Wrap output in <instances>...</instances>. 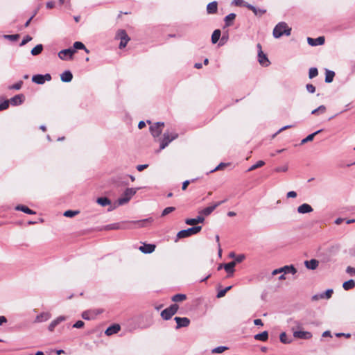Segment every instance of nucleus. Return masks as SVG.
Returning <instances> with one entry per match:
<instances>
[{
	"label": "nucleus",
	"mask_w": 355,
	"mask_h": 355,
	"mask_svg": "<svg viewBox=\"0 0 355 355\" xmlns=\"http://www.w3.org/2000/svg\"><path fill=\"white\" fill-rule=\"evenodd\" d=\"M291 34V28L286 22H279L274 28L272 35L275 38H279L285 35L289 36Z\"/></svg>",
	"instance_id": "obj_1"
},
{
	"label": "nucleus",
	"mask_w": 355,
	"mask_h": 355,
	"mask_svg": "<svg viewBox=\"0 0 355 355\" xmlns=\"http://www.w3.org/2000/svg\"><path fill=\"white\" fill-rule=\"evenodd\" d=\"M139 188H127L121 196L117 200L119 205H123L128 203L131 198L137 193Z\"/></svg>",
	"instance_id": "obj_2"
},
{
	"label": "nucleus",
	"mask_w": 355,
	"mask_h": 355,
	"mask_svg": "<svg viewBox=\"0 0 355 355\" xmlns=\"http://www.w3.org/2000/svg\"><path fill=\"white\" fill-rule=\"evenodd\" d=\"M178 134L175 132L166 131L160 143V150L164 149L172 141L177 139Z\"/></svg>",
	"instance_id": "obj_3"
},
{
	"label": "nucleus",
	"mask_w": 355,
	"mask_h": 355,
	"mask_svg": "<svg viewBox=\"0 0 355 355\" xmlns=\"http://www.w3.org/2000/svg\"><path fill=\"white\" fill-rule=\"evenodd\" d=\"M201 230H202L201 226H195V227H189L187 230H183L180 231L178 233L177 236L178 239L187 238L191 235L198 234Z\"/></svg>",
	"instance_id": "obj_4"
},
{
	"label": "nucleus",
	"mask_w": 355,
	"mask_h": 355,
	"mask_svg": "<svg viewBox=\"0 0 355 355\" xmlns=\"http://www.w3.org/2000/svg\"><path fill=\"white\" fill-rule=\"evenodd\" d=\"M178 309L179 306L178 304H173L169 307L165 309L161 312V316L164 320H169L173 315L177 313Z\"/></svg>",
	"instance_id": "obj_5"
},
{
	"label": "nucleus",
	"mask_w": 355,
	"mask_h": 355,
	"mask_svg": "<svg viewBox=\"0 0 355 355\" xmlns=\"http://www.w3.org/2000/svg\"><path fill=\"white\" fill-rule=\"evenodd\" d=\"M164 126V122H157L153 123L150 127V132L153 137H158L162 132V129Z\"/></svg>",
	"instance_id": "obj_6"
},
{
	"label": "nucleus",
	"mask_w": 355,
	"mask_h": 355,
	"mask_svg": "<svg viewBox=\"0 0 355 355\" xmlns=\"http://www.w3.org/2000/svg\"><path fill=\"white\" fill-rule=\"evenodd\" d=\"M227 200H223L222 201H220V202H217L216 203H214L213 205L211 206H209V207H207L202 210H200L199 211V214H201V215H204V216H209V214H211L214 211V209L218 207L219 205H220L221 204L224 203L226 202Z\"/></svg>",
	"instance_id": "obj_7"
},
{
	"label": "nucleus",
	"mask_w": 355,
	"mask_h": 355,
	"mask_svg": "<svg viewBox=\"0 0 355 355\" xmlns=\"http://www.w3.org/2000/svg\"><path fill=\"white\" fill-rule=\"evenodd\" d=\"M75 53L76 51L74 49L69 48L60 51L58 53V57L63 60H67L68 58L71 59Z\"/></svg>",
	"instance_id": "obj_8"
},
{
	"label": "nucleus",
	"mask_w": 355,
	"mask_h": 355,
	"mask_svg": "<svg viewBox=\"0 0 355 355\" xmlns=\"http://www.w3.org/2000/svg\"><path fill=\"white\" fill-rule=\"evenodd\" d=\"M118 36L121 40L119 44V48L123 49L126 46L128 41L130 40V37L127 35L126 32L124 30H121L118 33Z\"/></svg>",
	"instance_id": "obj_9"
},
{
	"label": "nucleus",
	"mask_w": 355,
	"mask_h": 355,
	"mask_svg": "<svg viewBox=\"0 0 355 355\" xmlns=\"http://www.w3.org/2000/svg\"><path fill=\"white\" fill-rule=\"evenodd\" d=\"M177 323L176 329H180L182 327H187L190 324V320L187 318H180V317H175L174 318Z\"/></svg>",
	"instance_id": "obj_10"
},
{
	"label": "nucleus",
	"mask_w": 355,
	"mask_h": 355,
	"mask_svg": "<svg viewBox=\"0 0 355 355\" xmlns=\"http://www.w3.org/2000/svg\"><path fill=\"white\" fill-rule=\"evenodd\" d=\"M332 294H333V290L327 289L325 292H323L320 294L314 295L312 297V300H318L320 299H329L331 297Z\"/></svg>",
	"instance_id": "obj_11"
},
{
	"label": "nucleus",
	"mask_w": 355,
	"mask_h": 355,
	"mask_svg": "<svg viewBox=\"0 0 355 355\" xmlns=\"http://www.w3.org/2000/svg\"><path fill=\"white\" fill-rule=\"evenodd\" d=\"M324 37L323 36L318 37L317 38L308 37V44L312 46L322 45L324 43Z\"/></svg>",
	"instance_id": "obj_12"
},
{
	"label": "nucleus",
	"mask_w": 355,
	"mask_h": 355,
	"mask_svg": "<svg viewBox=\"0 0 355 355\" xmlns=\"http://www.w3.org/2000/svg\"><path fill=\"white\" fill-rule=\"evenodd\" d=\"M258 61L259 64L263 67H268L270 64V61L267 58L266 55L263 53L262 50L258 51Z\"/></svg>",
	"instance_id": "obj_13"
},
{
	"label": "nucleus",
	"mask_w": 355,
	"mask_h": 355,
	"mask_svg": "<svg viewBox=\"0 0 355 355\" xmlns=\"http://www.w3.org/2000/svg\"><path fill=\"white\" fill-rule=\"evenodd\" d=\"M205 220V218L200 215L198 216L195 218H187L185 220L186 224L189 225H195L198 223H202Z\"/></svg>",
	"instance_id": "obj_14"
},
{
	"label": "nucleus",
	"mask_w": 355,
	"mask_h": 355,
	"mask_svg": "<svg viewBox=\"0 0 355 355\" xmlns=\"http://www.w3.org/2000/svg\"><path fill=\"white\" fill-rule=\"evenodd\" d=\"M24 100V96L23 94H17L11 98L9 100V102L11 103V105L16 106L21 105Z\"/></svg>",
	"instance_id": "obj_15"
},
{
	"label": "nucleus",
	"mask_w": 355,
	"mask_h": 355,
	"mask_svg": "<svg viewBox=\"0 0 355 355\" xmlns=\"http://www.w3.org/2000/svg\"><path fill=\"white\" fill-rule=\"evenodd\" d=\"M121 329V327L118 324H114L111 326H110L105 331V334L107 336H112L113 334H115L118 333Z\"/></svg>",
	"instance_id": "obj_16"
},
{
	"label": "nucleus",
	"mask_w": 355,
	"mask_h": 355,
	"mask_svg": "<svg viewBox=\"0 0 355 355\" xmlns=\"http://www.w3.org/2000/svg\"><path fill=\"white\" fill-rule=\"evenodd\" d=\"M66 320L65 316H59L55 320H53L49 325L48 329L50 331H53L55 327L58 326L60 322Z\"/></svg>",
	"instance_id": "obj_17"
},
{
	"label": "nucleus",
	"mask_w": 355,
	"mask_h": 355,
	"mask_svg": "<svg viewBox=\"0 0 355 355\" xmlns=\"http://www.w3.org/2000/svg\"><path fill=\"white\" fill-rule=\"evenodd\" d=\"M139 249L143 253L149 254L152 253L155 250V245L153 244H144L140 246Z\"/></svg>",
	"instance_id": "obj_18"
},
{
	"label": "nucleus",
	"mask_w": 355,
	"mask_h": 355,
	"mask_svg": "<svg viewBox=\"0 0 355 355\" xmlns=\"http://www.w3.org/2000/svg\"><path fill=\"white\" fill-rule=\"evenodd\" d=\"M297 211L300 214H307L313 211V208L310 205L304 203L297 207Z\"/></svg>",
	"instance_id": "obj_19"
},
{
	"label": "nucleus",
	"mask_w": 355,
	"mask_h": 355,
	"mask_svg": "<svg viewBox=\"0 0 355 355\" xmlns=\"http://www.w3.org/2000/svg\"><path fill=\"white\" fill-rule=\"evenodd\" d=\"M152 221L153 218H148L140 220L133 221L132 223L135 225V227L140 228L146 227L147 224L150 223Z\"/></svg>",
	"instance_id": "obj_20"
},
{
	"label": "nucleus",
	"mask_w": 355,
	"mask_h": 355,
	"mask_svg": "<svg viewBox=\"0 0 355 355\" xmlns=\"http://www.w3.org/2000/svg\"><path fill=\"white\" fill-rule=\"evenodd\" d=\"M293 336L295 338L301 339H308L312 336L310 332L303 331H296L293 333Z\"/></svg>",
	"instance_id": "obj_21"
},
{
	"label": "nucleus",
	"mask_w": 355,
	"mask_h": 355,
	"mask_svg": "<svg viewBox=\"0 0 355 355\" xmlns=\"http://www.w3.org/2000/svg\"><path fill=\"white\" fill-rule=\"evenodd\" d=\"M51 314L49 312H42L35 319V322H42L47 321L51 318Z\"/></svg>",
	"instance_id": "obj_22"
},
{
	"label": "nucleus",
	"mask_w": 355,
	"mask_h": 355,
	"mask_svg": "<svg viewBox=\"0 0 355 355\" xmlns=\"http://www.w3.org/2000/svg\"><path fill=\"white\" fill-rule=\"evenodd\" d=\"M246 8H248L249 10H252L255 15L259 16V17H261V15H263V14H265L266 12V9H258L255 6H254L251 4L246 5Z\"/></svg>",
	"instance_id": "obj_23"
},
{
	"label": "nucleus",
	"mask_w": 355,
	"mask_h": 355,
	"mask_svg": "<svg viewBox=\"0 0 355 355\" xmlns=\"http://www.w3.org/2000/svg\"><path fill=\"white\" fill-rule=\"evenodd\" d=\"M218 10V3L212 1L207 6V12L208 14H215Z\"/></svg>",
	"instance_id": "obj_24"
},
{
	"label": "nucleus",
	"mask_w": 355,
	"mask_h": 355,
	"mask_svg": "<svg viewBox=\"0 0 355 355\" xmlns=\"http://www.w3.org/2000/svg\"><path fill=\"white\" fill-rule=\"evenodd\" d=\"M73 78V74L70 71H65L60 75V79L62 82L69 83Z\"/></svg>",
	"instance_id": "obj_25"
},
{
	"label": "nucleus",
	"mask_w": 355,
	"mask_h": 355,
	"mask_svg": "<svg viewBox=\"0 0 355 355\" xmlns=\"http://www.w3.org/2000/svg\"><path fill=\"white\" fill-rule=\"evenodd\" d=\"M319 262L316 259H311L309 261H305L304 265L305 266L310 270H315L318 266Z\"/></svg>",
	"instance_id": "obj_26"
},
{
	"label": "nucleus",
	"mask_w": 355,
	"mask_h": 355,
	"mask_svg": "<svg viewBox=\"0 0 355 355\" xmlns=\"http://www.w3.org/2000/svg\"><path fill=\"white\" fill-rule=\"evenodd\" d=\"M236 266V261H231L224 264L223 268L229 275H232L234 272V267ZM229 277L230 275H228Z\"/></svg>",
	"instance_id": "obj_27"
},
{
	"label": "nucleus",
	"mask_w": 355,
	"mask_h": 355,
	"mask_svg": "<svg viewBox=\"0 0 355 355\" xmlns=\"http://www.w3.org/2000/svg\"><path fill=\"white\" fill-rule=\"evenodd\" d=\"M254 339L257 340L261 341H266L268 338V333L266 331H264L260 334H257L254 336Z\"/></svg>",
	"instance_id": "obj_28"
},
{
	"label": "nucleus",
	"mask_w": 355,
	"mask_h": 355,
	"mask_svg": "<svg viewBox=\"0 0 355 355\" xmlns=\"http://www.w3.org/2000/svg\"><path fill=\"white\" fill-rule=\"evenodd\" d=\"M16 210H18V211H21L26 214H35V212L29 209L28 207L25 206V205H19L16 207Z\"/></svg>",
	"instance_id": "obj_29"
},
{
	"label": "nucleus",
	"mask_w": 355,
	"mask_h": 355,
	"mask_svg": "<svg viewBox=\"0 0 355 355\" xmlns=\"http://www.w3.org/2000/svg\"><path fill=\"white\" fill-rule=\"evenodd\" d=\"M322 131V129L320 130H317L316 132L312 133V134H310L306 138L303 139L302 141H301V144H304L309 141H313V139H314V137L319 134L320 132H321Z\"/></svg>",
	"instance_id": "obj_30"
},
{
	"label": "nucleus",
	"mask_w": 355,
	"mask_h": 355,
	"mask_svg": "<svg viewBox=\"0 0 355 355\" xmlns=\"http://www.w3.org/2000/svg\"><path fill=\"white\" fill-rule=\"evenodd\" d=\"M282 269H283V272L284 274H293L295 275L297 272L296 268L293 266H285L284 267H282Z\"/></svg>",
	"instance_id": "obj_31"
},
{
	"label": "nucleus",
	"mask_w": 355,
	"mask_h": 355,
	"mask_svg": "<svg viewBox=\"0 0 355 355\" xmlns=\"http://www.w3.org/2000/svg\"><path fill=\"white\" fill-rule=\"evenodd\" d=\"M335 76V72L331 70L326 69L325 72V82L327 83H330L333 81L334 78Z\"/></svg>",
	"instance_id": "obj_32"
},
{
	"label": "nucleus",
	"mask_w": 355,
	"mask_h": 355,
	"mask_svg": "<svg viewBox=\"0 0 355 355\" xmlns=\"http://www.w3.org/2000/svg\"><path fill=\"white\" fill-rule=\"evenodd\" d=\"M32 81L38 85H42L44 83V80L42 74L34 75L32 77Z\"/></svg>",
	"instance_id": "obj_33"
},
{
	"label": "nucleus",
	"mask_w": 355,
	"mask_h": 355,
	"mask_svg": "<svg viewBox=\"0 0 355 355\" xmlns=\"http://www.w3.org/2000/svg\"><path fill=\"white\" fill-rule=\"evenodd\" d=\"M97 203L103 207L111 205V201L106 197H101L97 198Z\"/></svg>",
	"instance_id": "obj_34"
},
{
	"label": "nucleus",
	"mask_w": 355,
	"mask_h": 355,
	"mask_svg": "<svg viewBox=\"0 0 355 355\" xmlns=\"http://www.w3.org/2000/svg\"><path fill=\"white\" fill-rule=\"evenodd\" d=\"M42 51H43V45L37 44L31 50V53L32 55L35 56V55H40Z\"/></svg>",
	"instance_id": "obj_35"
},
{
	"label": "nucleus",
	"mask_w": 355,
	"mask_h": 355,
	"mask_svg": "<svg viewBox=\"0 0 355 355\" xmlns=\"http://www.w3.org/2000/svg\"><path fill=\"white\" fill-rule=\"evenodd\" d=\"M343 287L346 291L352 289L355 287V281L353 279H349L347 282H345L343 284Z\"/></svg>",
	"instance_id": "obj_36"
},
{
	"label": "nucleus",
	"mask_w": 355,
	"mask_h": 355,
	"mask_svg": "<svg viewBox=\"0 0 355 355\" xmlns=\"http://www.w3.org/2000/svg\"><path fill=\"white\" fill-rule=\"evenodd\" d=\"M186 299H187L186 295L181 294V293L176 294V295H173L171 298L172 301L175 302H180L185 300Z\"/></svg>",
	"instance_id": "obj_37"
},
{
	"label": "nucleus",
	"mask_w": 355,
	"mask_h": 355,
	"mask_svg": "<svg viewBox=\"0 0 355 355\" xmlns=\"http://www.w3.org/2000/svg\"><path fill=\"white\" fill-rule=\"evenodd\" d=\"M236 14L230 13L225 17V22L227 26H230L232 22L235 19Z\"/></svg>",
	"instance_id": "obj_38"
},
{
	"label": "nucleus",
	"mask_w": 355,
	"mask_h": 355,
	"mask_svg": "<svg viewBox=\"0 0 355 355\" xmlns=\"http://www.w3.org/2000/svg\"><path fill=\"white\" fill-rule=\"evenodd\" d=\"M220 34L221 33L219 29H216L213 32L211 35V42L213 44H216L218 41Z\"/></svg>",
	"instance_id": "obj_39"
},
{
	"label": "nucleus",
	"mask_w": 355,
	"mask_h": 355,
	"mask_svg": "<svg viewBox=\"0 0 355 355\" xmlns=\"http://www.w3.org/2000/svg\"><path fill=\"white\" fill-rule=\"evenodd\" d=\"M73 48H74L75 51L76 49H83L87 53L89 52V50L85 47L84 44L82 43L81 42H75L73 43Z\"/></svg>",
	"instance_id": "obj_40"
},
{
	"label": "nucleus",
	"mask_w": 355,
	"mask_h": 355,
	"mask_svg": "<svg viewBox=\"0 0 355 355\" xmlns=\"http://www.w3.org/2000/svg\"><path fill=\"white\" fill-rule=\"evenodd\" d=\"M280 341L284 344L291 343L292 341L291 338H288L285 332H282L279 336Z\"/></svg>",
	"instance_id": "obj_41"
},
{
	"label": "nucleus",
	"mask_w": 355,
	"mask_h": 355,
	"mask_svg": "<svg viewBox=\"0 0 355 355\" xmlns=\"http://www.w3.org/2000/svg\"><path fill=\"white\" fill-rule=\"evenodd\" d=\"M92 311H85L82 313V318L85 320H89L94 319V316L92 315Z\"/></svg>",
	"instance_id": "obj_42"
},
{
	"label": "nucleus",
	"mask_w": 355,
	"mask_h": 355,
	"mask_svg": "<svg viewBox=\"0 0 355 355\" xmlns=\"http://www.w3.org/2000/svg\"><path fill=\"white\" fill-rule=\"evenodd\" d=\"M265 164V162L262 160L258 161L255 164L252 165L248 169V171H254L258 168L263 166Z\"/></svg>",
	"instance_id": "obj_43"
},
{
	"label": "nucleus",
	"mask_w": 355,
	"mask_h": 355,
	"mask_svg": "<svg viewBox=\"0 0 355 355\" xmlns=\"http://www.w3.org/2000/svg\"><path fill=\"white\" fill-rule=\"evenodd\" d=\"M326 111V107L324 105H320L318 108L313 110L311 112L312 114H318L320 113L322 114L324 113Z\"/></svg>",
	"instance_id": "obj_44"
},
{
	"label": "nucleus",
	"mask_w": 355,
	"mask_h": 355,
	"mask_svg": "<svg viewBox=\"0 0 355 355\" xmlns=\"http://www.w3.org/2000/svg\"><path fill=\"white\" fill-rule=\"evenodd\" d=\"M318 74V71L317 68H315V67L310 68L309 71V78H311V79L313 78L315 76H317Z\"/></svg>",
	"instance_id": "obj_45"
},
{
	"label": "nucleus",
	"mask_w": 355,
	"mask_h": 355,
	"mask_svg": "<svg viewBox=\"0 0 355 355\" xmlns=\"http://www.w3.org/2000/svg\"><path fill=\"white\" fill-rule=\"evenodd\" d=\"M3 37L10 41L15 42V41H17L19 38V34L4 35Z\"/></svg>",
	"instance_id": "obj_46"
},
{
	"label": "nucleus",
	"mask_w": 355,
	"mask_h": 355,
	"mask_svg": "<svg viewBox=\"0 0 355 355\" xmlns=\"http://www.w3.org/2000/svg\"><path fill=\"white\" fill-rule=\"evenodd\" d=\"M228 348L225 346H219V347H217L216 348H214L212 350H211V352L213 354H219V353H222L224 351L227 350Z\"/></svg>",
	"instance_id": "obj_47"
},
{
	"label": "nucleus",
	"mask_w": 355,
	"mask_h": 355,
	"mask_svg": "<svg viewBox=\"0 0 355 355\" xmlns=\"http://www.w3.org/2000/svg\"><path fill=\"white\" fill-rule=\"evenodd\" d=\"M232 286H229L227 287H226L225 288L218 291V293H217V297L218 298H220V297H223V296H225V295L226 294V293L230 291L231 288H232Z\"/></svg>",
	"instance_id": "obj_48"
},
{
	"label": "nucleus",
	"mask_w": 355,
	"mask_h": 355,
	"mask_svg": "<svg viewBox=\"0 0 355 355\" xmlns=\"http://www.w3.org/2000/svg\"><path fill=\"white\" fill-rule=\"evenodd\" d=\"M232 4L236 6L246 7V5H248L249 3L247 2H245L243 0H233Z\"/></svg>",
	"instance_id": "obj_49"
},
{
	"label": "nucleus",
	"mask_w": 355,
	"mask_h": 355,
	"mask_svg": "<svg viewBox=\"0 0 355 355\" xmlns=\"http://www.w3.org/2000/svg\"><path fill=\"white\" fill-rule=\"evenodd\" d=\"M79 213L78 211L67 210L64 211V216L66 217H73Z\"/></svg>",
	"instance_id": "obj_50"
},
{
	"label": "nucleus",
	"mask_w": 355,
	"mask_h": 355,
	"mask_svg": "<svg viewBox=\"0 0 355 355\" xmlns=\"http://www.w3.org/2000/svg\"><path fill=\"white\" fill-rule=\"evenodd\" d=\"M175 209V208L174 207H168L165 208L162 213V216L168 215V214L173 212Z\"/></svg>",
	"instance_id": "obj_51"
},
{
	"label": "nucleus",
	"mask_w": 355,
	"mask_h": 355,
	"mask_svg": "<svg viewBox=\"0 0 355 355\" xmlns=\"http://www.w3.org/2000/svg\"><path fill=\"white\" fill-rule=\"evenodd\" d=\"M22 84H23V82L21 80L12 85H10L9 87V89H16V90H19L21 89V86H22Z\"/></svg>",
	"instance_id": "obj_52"
},
{
	"label": "nucleus",
	"mask_w": 355,
	"mask_h": 355,
	"mask_svg": "<svg viewBox=\"0 0 355 355\" xmlns=\"http://www.w3.org/2000/svg\"><path fill=\"white\" fill-rule=\"evenodd\" d=\"M9 100H5L0 103V111L6 110L9 106Z\"/></svg>",
	"instance_id": "obj_53"
},
{
	"label": "nucleus",
	"mask_w": 355,
	"mask_h": 355,
	"mask_svg": "<svg viewBox=\"0 0 355 355\" xmlns=\"http://www.w3.org/2000/svg\"><path fill=\"white\" fill-rule=\"evenodd\" d=\"M306 88L308 92L313 94L315 92V87L312 84H307Z\"/></svg>",
	"instance_id": "obj_54"
},
{
	"label": "nucleus",
	"mask_w": 355,
	"mask_h": 355,
	"mask_svg": "<svg viewBox=\"0 0 355 355\" xmlns=\"http://www.w3.org/2000/svg\"><path fill=\"white\" fill-rule=\"evenodd\" d=\"M31 40H32V37L30 35H26V37H24V39L22 40L21 42L19 44V46H22L26 44L28 42H30Z\"/></svg>",
	"instance_id": "obj_55"
},
{
	"label": "nucleus",
	"mask_w": 355,
	"mask_h": 355,
	"mask_svg": "<svg viewBox=\"0 0 355 355\" xmlns=\"http://www.w3.org/2000/svg\"><path fill=\"white\" fill-rule=\"evenodd\" d=\"M245 257L244 254H239L237 255L236 257H235V259L234 261H236V264L237 263H241L242 262L244 259H245Z\"/></svg>",
	"instance_id": "obj_56"
},
{
	"label": "nucleus",
	"mask_w": 355,
	"mask_h": 355,
	"mask_svg": "<svg viewBox=\"0 0 355 355\" xmlns=\"http://www.w3.org/2000/svg\"><path fill=\"white\" fill-rule=\"evenodd\" d=\"M288 171V166H278L275 168V171L277 173L279 172H286Z\"/></svg>",
	"instance_id": "obj_57"
},
{
	"label": "nucleus",
	"mask_w": 355,
	"mask_h": 355,
	"mask_svg": "<svg viewBox=\"0 0 355 355\" xmlns=\"http://www.w3.org/2000/svg\"><path fill=\"white\" fill-rule=\"evenodd\" d=\"M84 325H85L84 322H83L82 320H78L73 324V327L79 329V328L83 327Z\"/></svg>",
	"instance_id": "obj_58"
},
{
	"label": "nucleus",
	"mask_w": 355,
	"mask_h": 355,
	"mask_svg": "<svg viewBox=\"0 0 355 355\" xmlns=\"http://www.w3.org/2000/svg\"><path fill=\"white\" fill-rule=\"evenodd\" d=\"M347 272L352 276H355V268L348 266L346 270Z\"/></svg>",
	"instance_id": "obj_59"
},
{
	"label": "nucleus",
	"mask_w": 355,
	"mask_h": 355,
	"mask_svg": "<svg viewBox=\"0 0 355 355\" xmlns=\"http://www.w3.org/2000/svg\"><path fill=\"white\" fill-rule=\"evenodd\" d=\"M225 166H226V164L220 163L214 169L211 170L210 171V173H213V172H215V171H216L218 170H220V169L223 168Z\"/></svg>",
	"instance_id": "obj_60"
},
{
	"label": "nucleus",
	"mask_w": 355,
	"mask_h": 355,
	"mask_svg": "<svg viewBox=\"0 0 355 355\" xmlns=\"http://www.w3.org/2000/svg\"><path fill=\"white\" fill-rule=\"evenodd\" d=\"M119 228V225L116 223L115 224H111L107 226V230H117Z\"/></svg>",
	"instance_id": "obj_61"
},
{
	"label": "nucleus",
	"mask_w": 355,
	"mask_h": 355,
	"mask_svg": "<svg viewBox=\"0 0 355 355\" xmlns=\"http://www.w3.org/2000/svg\"><path fill=\"white\" fill-rule=\"evenodd\" d=\"M336 336L337 337H341V336H343V337H345V338H350V337H351V334H345V333H337V334H336Z\"/></svg>",
	"instance_id": "obj_62"
},
{
	"label": "nucleus",
	"mask_w": 355,
	"mask_h": 355,
	"mask_svg": "<svg viewBox=\"0 0 355 355\" xmlns=\"http://www.w3.org/2000/svg\"><path fill=\"white\" fill-rule=\"evenodd\" d=\"M286 196L287 198H295L297 196V193L291 191L287 193Z\"/></svg>",
	"instance_id": "obj_63"
},
{
	"label": "nucleus",
	"mask_w": 355,
	"mask_h": 355,
	"mask_svg": "<svg viewBox=\"0 0 355 355\" xmlns=\"http://www.w3.org/2000/svg\"><path fill=\"white\" fill-rule=\"evenodd\" d=\"M148 167V165L147 164H141V165H138L137 166V169L139 171H142L143 170H144L145 168H146Z\"/></svg>",
	"instance_id": "obj_64"
}]
</instances>
